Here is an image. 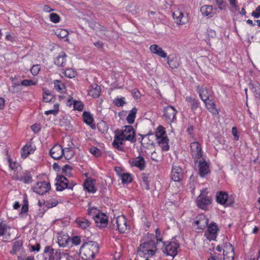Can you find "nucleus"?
Wrapping results in <instances>:
<instances>
[{
	"mask_svg": "<svg viewBox=\"0 0 260 260\" xmlns=\"http://www.w3.org/2000/svg\"><path fill=\"white\" fill-rule=\"evenodd\" d=\"M84 189L88 192L93 193L96 189L94 186V181L88 180L84 183Z\"/></svg>",
	"mask_w": 260,
	"mask_h": 260,
	"instance_id": "nucleus-33",
	"label": "nucleus"
},
{
	"mask_svg": "<svg viewBox=\"0 0 260 260\" xmlns=\"http://www.w3.org/2000/svg\"><path fill=\"white\" fill-rule=\"evenodd\" d=\"M90 153L95 156H99L101 155V151L95 147H91L89 150Z\"/></svg>",
	"mask_w": 260,
	"mask_h": 260,
	"instance_id": "nucleus-61",
	"label": "nucleus"
},
{
	"mask_svg": "<svg viewBox=\"0 0 260 260\" xmlns=\"http://www.w3.org/2000/svg\"><path fill=\"white\" fill-rule=\"evenodd\" d=\"M8 161L9 164V168L11 170H14L17 168L18 164L15 161H12L9 156H8Z\"/></svg>",
	"mask_w": 260,
	"mask_h": 260,
	"instance_id": "nucleus-59",
	"label": "nucleus"
},
{
	"mask_svg": "<svg viewBox=\"0 0 260 260\" xmlns=\"http://www.w3.org/2000/svg\"><path fill=\"white\" fill-rule=\"evenodd\" d=\"M150 181V178L149 174L143 173L142 174V181L141 182V185L143 189L146 190H149V182Z\"/></svg>",
	"mask_w": 260,
	"mask_h": 260,
	"instance_id": "nucleus-30",
	"label": "nucleus"
},
{
	"mask_svg": "<svg viewBox=\"0 0 260 260\" xmlns=\"http://www.w3.org/2000/svg\"><path fill=\"white\" fill-rule=\"evenodd\" d=\"M138 251L139 254L143 257H147L154 254V250L150 248V244L149 242L141 244L138 248Z\"/></svg>",
	"mask_w": 260,
	"mask_h": 260,
	"instance_id": "nucleus-9",
	"label": "nucleus"
},
{
	"mask_svg": "<svg viewBox=\"0 0 260 260\" xmlns=\"http://www.w3.org/2000/svg\"><path fill=\"white\" fill-rule=\"evenodd\" d=\"M216 201L220 204L227 206L228 194L224 192H219L216 194Z\"/></svg>",
	"mask_w": 260,
	"mask_h": 260,
	"instance_id": "nucleus-28",
	"label": "nucleus"
},
{
	"mask_svg": "<svg viewBox=\"0 0 260 260\" xmlns=\"http://www.w3.org/2000/svg\"><path fill=\"white\" fill-rule=\"evenodd\" d=\"M186 101L190 104L192 108L196 109L198 107V102L196 99H193L191 97L188 96L186 97Z\"/></svg>",
	"mask_w": 260,
	"mask_h": 260,
	"instance_id": "nucleus-50",
	"label": "nucleus"
},
{
	"mask_svg": "<svg viewBox=\"0 0 260 260\" xmlns=\"http://www.w3.org/2000/svg\"><path fill=\"white\" fill-rule=\"evenodd\" d=\"M94 220L97 226L103 228L107 225L108 218L106 214L101 212L95 217Z\"/></svg>",
	"mask_w": 260,
	"mask_h": 260,
	"instance_id": "nucleus-16",
	"label": "nucleus"
},
{
	"mask_svg": "<svg viewBox=\"0 0 260 260\" xmlns=\"http://www.w3.org/2000/svg\"><path fill=\"white\" fill-rule=\"evenodd\" d=\"M179 247L178 244L174 242H171L167 244L164 250V252L167 255L174 257L177 254V249Z\"/></svg>",
	"mask_w": 260,
	"mask_h": 260,
	"instance_id": "nucleus-11",
	"label": "nucleus"
},
{
	"mask_svg": "<svg viewBox=\"0 0 260 260\" xmlns=\"http://www.w3.org/2000/svg\"><path fill=\"white\" fill-rule=\"evenodd\" d=\"M223 260H234V248L229 243L224 244L223 247Z\"/></svg>",
	"mask_w": 260,
	"mask_h": 260,
	"instance_id": "nucleus-13",
	"label": "nucleus"
},
{
	"mask_svg": "<svg viewBox=\"0 0 260 260\" xmlns=\"http://www.w3.org/2000/svg\"><path fill=\"white\" fill-rule=\"evenodd\" d=\"M120 177L122 180V182L123 183H128L132 181V177L130 174L128 173H123L120 175Z\"/></svg>",
	"mask_w": 260,
	"mask_h": 260,
	"instance_id": "nucleus-42",
	"label": "nucleus"
},
{
	"mask_svg": "<svg viewBox=\"0 0 260 260\" xmlns=\"http://www.w3.org/2000/svg\"><path fill=\"white\" fill-rule=\"evenodd\" d=\"M113 224L114 226L116 225L117 229L122 233H125L129 229L127 219L123 215L117 217L113 220Z\"/></svg>",
	"mask_w": 260,
	"mask_h": 260,
	"instance_id": "nucleus-6",
	"label": "nucleus"
},
{
	"mask_svg": "<svg viewBox=\"0 0 260 260\" xmlns=\"http://www.w3.org/2000/svg\"><path fill=\"white\" fill-rule=\"evenodd\" d=\"M73 153L70 149L67 148L64 149V154L63 156H64L66 159H69L73 156Z\"/></svg>",
	"mask_w": 260,
	"mask_h": 260,
	"instance_id": "nucleus-57",
	"label": "nucleus"
},
{
	"mask_svg": "<svg viewBox=\"0 0 260 260\" xmlns=\"http://www.w3.org/2000/svg\"><path fill=\"white\" fill-rule=\"evenodd\" d=\"M15 179L21 180L25 183H29L31 181V176L28 173H25L23 176L20 178L16 177Z\"/></svg>",
	"mask_w": 260,
	"mask_h": 260,
	"instance_id": "nucleus-41",
	"label": "nucleus"
},
{
	"mask_svg": "<svg viewBox=\"0 0 260 260\" xmlns=\"http://www.w3.org/2000/svg\"><path fill=\"white\" fill-rule=\"evenodd\" d=\"M69 181L63 176L58 175L56 178L55 185L56 190L58 191H62L67 188H71L68 186Z\"/></svg>",
	"mask_w": 260,
	"mask_h": 260,
	"instance_id": "nucleus-12",
	"label": "nucleus"
},
{
	"mask_svg": "<svg viewBox=\"0 0 260 260\" xmlns=\"http://www.w3.org/2000/svg\"><path fill=\"white\" fill-rule=\"evenodd\" d=\"M54 97L49 91H46L43 95V100L44 102H50L54 101Z\"/></svg>",
	"mask_w": 260,
	"mask_h": 260,
	"instance_id": "nucleus-40",
	"label": "nucleus"
},
{
	"mask_svg": "<svg viewBox=\"0 0 260 260\" xmlns=\"http://www.w3.org/2000/svg\"><path fill=\"white\" fill-rule=\"evenodd\" d=\"M216 31L211 28H208L206 32V37L209 40L213 39L216 37Z\"/></svg>",
	"mask_w": 260,
	"mask_h": 260,
	"instance_id": "nucleus-51",
	"label": "nucleus"
},
{
	"mask_svg": "<svg viewBox=\"0 0 260 260\" xmlns=\"http://www.w3.org/2000/svg\"><path fill=\"white\" fill-rule=\"evenodd\" d=\"M67 56L64 52H61L54 59V63L58 67H64L67 63Z\"/></svg>",
	"mask_w": 260,
	"mask_h": 260,
	"instance_id": "nucleus-27",
	"label": "nucleus"
},
{
	"mask_svg": "<svg viewBox=\"0 0 260 260\" xmlns=\"http://www.w3.org/2000/svg\"><path fill=\"white\" fill-rule=\"evenodd\" d=\"M174 22L178 26L187 24L189 21V14L183 6H178L173 13Z\"/></svg>",
	"mask_w": 260,
	"mask_h": 260,
	"instance_id": "nucleus-3",
	"label": "nucleus"
},
{
	"mask_svg": "<svg viewBox=\"0 0 260 260\" xmlns=\"http://www.w3.org/2000/svg\"><path fill=\"white\" fill-rule=\"evenodd\" d=\"M168 63L169 66L172 69H176L179 66L178 59L175 57L172 59L168 60Z\"/></svg>",
	"mask_w": 260,
	"mask_h": 260,
	"instance_id": "nucleus-45",
	"label": "nucleus"
},
{
	"mask_svg": "<svg viewBox=\"0 0 260 260\" xmlns=\"http://www.w3.org/2000/svg\"><path fill=\"white\" fill-rule=\"evenodd\" d=\"M58 108L59 105L57 103H55L54 104L53 109L46 111L45 112V114L47 115H48L49 114L55 115L58 112Z\"/></svg>",
	"mask_w": 260,
	"mask_h": 260,
	"instance_id": "nucleus-47",
	"label": "nucleus"
},
{
	"mask_svg": "<svg viewBox=\"0 0 260 260\" xmlns=\"http://www.w3.org/2000/svg\"><path fill=\"white\" fill-rule=\"evenodd\" d=\"M138 109L136 107L132 108L131 110L128 112V115L126 118V121L129 124L134 123L137 113Z\"/></svg>",
	"mask_w": 260,
	"mask_h": 260,
	"instance_id": "nucleus-31",
	"label": "nucleus"
},
{
	"mask_svg": "<svg viewBox=\"0 0 260 260\" xmlns=\"http://www.w3.org/2000/svg\"><path fill=\"white\" fill-rule=\"evenodd\" d=\"M177 113L175 108L171 106H167L164 109V117L169 123L172 122L175 119Z\"/></svg>",
	"mask_w": 260,
	"mask_h": 260,
	"instance_id": "nucleus-10",
	"label": "nucleus"
},
{
	"mask_svg": "<svg viewBox=\"0 0 260 260\" xmlns=\"http://www.w3.org/2000/svg\"><path fill=\"white\" fill-rule=\"evenodd\" d=\"M200 98L203 101L209 99L211 95L210 91L206 87H201L198 88Z\"/></svg>",
	"mask_w": 260,
	"mask_h": 260,
	"instance_id": "nucleus-29",
	"label": "nucleus"
},
{
	"mask_svg": "<svg viewBox=\"0 0 260 260\" xmlns=\"http://www.w3.org/2000/svg\"><path fill=\"white\" fill-rule=\"evenodd\" d=\"M56 34L60 38H63L67 37L69 33L68 31L63 29H57Z\"/></svg>",
	"mask_w": 260,
	"mask_h": 260,
	"instance_id": "nucleus-55",
	"label": "nucleus"
},
{
	"mask_svg": "<svg viewBox=\"0 0 260 260\" xmlns=\"http://www.w3.org/2000/svg\"><path fill=\"white\" fill-rule=\"evenodd\" d=\"M113 103L118 107L123 106L126 104L125 99L124 97H117L114 99Z\"/></svg>",
	"mask_w": 260,
	"mask_h": 260,
	"instance_id": "nucleus-43",
	"label": "nucleus"
},
{
	"mask_svg": "<svg viewBox=\"0 0 260 260\" xmlns=\"http://www.w3.org/2000/svg\"><path fill=\"white\" fill-rule=\"evenodd\" d=\"M99 245L96 242L90 241L84 243L80 248V255L84 260H92L99 252Z\"/></svg>",
	"mask_w": 260,
	"mask_h": 260,
	"instance_id": "nucleus-2",
	"label": "nucleus"
},
{
	"mask_svg": "<svg viewBox=\"0 0 260 260\" xmlns=\"http://www.w3.org/2000/svg\"><path fill=\"white\" fill-rule=\"evenodd\" d=\"M183 178L182 170L178 166L173 167L172 170V179L175 182L180 181Z\"/></svg>",
	"mask_w": 260,
	"mask_h": 260,
	"instance_id": "nucleus-22",
	"label": "nucleus"
},
{
	"mask_svg": "<svg viewBox=\"0 0 260 260\" xmlns=\"http://www.w3.org/2000/svg\"><path fill=\"white\" fill-rule=\"evenodd\" d=\"M73 107L75 110L81 111L84 108V104L81 101H74L73 102Z\"/></svg>",
	"mask_w": 260,
	"mask_h": 260,
	"instance_id": "nucleus-48",
	"label": "nucleus"
},
{
	"mask_svg": "<svg viewBox=\"0 0 260 260\" xmlns=\"http://www.w3.org/2000/svg\"><path fill=\"white\" fill-rule=\"evenodd\" d=\"M83 118L85 123L90 125L93 123V118L91 114L88 112H84L83 113Z\"/></svg>",
	"mask_w": 260,
	"mask_h": 260,
	"instance_id": "nucleus-37",
	"label": "nucleus"
},
{
	"mask_svg": "<svg viewBox=\"0 0 260 260\" xmlns=\"http://www.w3.org/2000/svg\"><path fill=\"white\" fill-rule=\"evenodd\" d=\"M44 252L49 257V260H57L61 258V253L57 251H54L50 247H46Z\"/></svg>",
	"mask_w": 260,
	"mask_h": 260,
	"instance_id": "nucleus-21",
	"label": "nucleus"
},
{
	"mask_svg": "<svg viewBox=\"0 0 260 260\" xmlns=\"http://www.w3.org/2000/svg\"><path fill=\"white\" fill-rule=\"evenodd\" d=\"M32 189L36 193L43 195L50 190L51 185L47 181L39 182L33 186Z\"/></svg>",
	"mask_w": 260,
	"mask_h": 260,
	"instance_id": "nucleus-7",
	"label": "nucleus"
},
{
	"mask_svg": "<svg viewBox=\"0 0 260 260\" xmlns=\"http://www.w3.org/2000/svg\"><path fill=\"white\" fill-rule=\"evenodd\" d=\"M63 74L65 76L69 78H73L76 75L75 72L72 69H68L64 71Z\"/></svg>",
	"mask_w": 260,
	"mask_h": 260,
	"instance_id": "nucleus-54",
	"label": "nucleus"
},
{
	"mask_svg": "<svg viewBox=\"0 0 260 260\" xmlns=\"http://www.w3.org/2000/svg\"><path fill=\"white\" fill-rule=\"evenodd\" d=\"M57 238V243L60 247H66L70 241L69 236L63 233H58Z\"/></svg>",
	"mask_w": 260,
	"mask_h": 260,
	"instance_id": "nucleus-25",
	"label": "nucleus"
},
{
	"mask_svg": "<svg viewBox=\"0 0 260 260\" xmlns=\"http://www.w3.org/2000/svg\"><path fill=\"white\" fill-rule=\"evenodd\" d=\"M190 152L192 157L194 160V162L197 163L198 160L202 158L203 151L201 145L199 142L195 141L191 142L190 144Z\"/></svg>",
	"mask_w": 260,
	"mask_h": 260,
	"instance_id": "nucleus-5",
	"label": "nucleus"
},
{
	"mask_svg": "<svg viewBox=\"0 0 260 260\" xmlns=\"http://www.w3.org/2000/svg\"><path fill=\"white\" fill-rule=\"evenodd\" d=\"M62 172L68 176H70L71 175L72 168L69 165L64 166L62 169Z\"/></svg>",
	"mask_w": 260,
	"mask_h": 260,
	"instance_id": "nucleus-60",
	"label": "nucleus"
},
{
	"mask_svg": "<svg viewBox=\"0 0 260 260\" xmlns=\"http://www.w3.org/2000/svg\"><path fill=\"white\" fill-rule=\"evenodd\" d=\"M72 242L75 245H79L81 242L80 238L78 236L73 237L72 239Z\"/></svg>",
	"mask_w": 260,
	"mask_h": 260,
	"instance_id": "nucleus-63",
	"label": "nucleus"
},
{
	"mask_svg": "<svg viewBox=\"0 0 260 260\" xmlns=\"http://www.w3.org/2000/svg\"><path fill=\"white\" fill-rule=\"evenodd\" d=\"M38 80L34 78L31 80L25 79L21 82L20 84L24 86H30L32 85H36L38 84Z\"/></svg>",
	"mask_w": 260,
	"mask_h": 260,
	"instance_id": "nucleus-39",
	"label": "nucleus"
},
{
	"mask_svg": "<svg viewBox=\"0 0 260 260\" xmlns=\"http://www.w3.org/2000/svg\"><path fill=\"white\" fill-rule=\"evenodd\" d=\"M15 231V230L7 224L0 223V236L8 238Z\"/></svg>",
	"mask_w": 260,
	"mask_h": 260,
	"instance_id": "nucleus-23",
	"label": "nucleus"
},
{
	"mask_svg": "<svg viewBox=\"0 0 260 260\" xmlns=\"http://www.w3.org/2000/svg\"><path fill=\"white\" fill-rule=\"evenodd\" d=\"M124 141L132 143L136 141L135 131L131 125H126L121 129L115 131L112 145L115 149L123 151L124 149L123 145Z\"/></svg>",
	"mask_w": 260,
	"mask_h": 260,
	"instance_id": "nucleus-1",
	"label": "nucleus"
},
{
	"mask_svg": "<svg viewBox=\"0 0 260 260\" xmlns=\"http://www.w3.org/2000/svg\"><path fill=\"white\" fill-rule=\"evenodd\" d=\"M132 165L138 168L140 170H144L146 167V162L144 158L141 156H139L136 157L132 161Z\"/></svg>",
	"mask_w": 260,
	"mask_h": 260,
	"instance_id": "nucleus-24",
	"label": "nucleus"
},
{
	"mask_svg": "<svg viewBox=\"0 0 260 260\" xmlns=\"http://www.w3.org/2000/svg\"><path fill=\"white\" fill-rule=\"evenodd\" d=\"M252 15L256 18L260 17V5L256 8L255 11L252 12Z\"/></svg>",
	"mask_w": 260,
	"mask_h": 260,
	"instance_id": "nucleus-62",
	"label": "nucleus"
},
{
	"mask_svg": "<svg viewBox=\"0 0 260 260\" xmlns=\"http://www.w3.org/2000/svg\"><path fill=\"white\" fill-rule=\"evenodd\" d=\"M50 20L54 23H57L60 21V16L56 13H51L49 15Z\"/></svg>",
	"mask_w": 260,
	"mask_h": 260,
	"instance_id": "nucleus-53",
	"label": "nucleus"
},
{
	"mask_svg": "<svg viewBox=\"0 0 260 260\" xmlns=\"http://www.w3.org/2000/svg\"><path fill=\"white\" fill-rule=\"evenodd\" d=\"M28 209V204H27V203H26L21 207V212L20 213L21 214H22L23 213H26L27 212Z\"/></svg>",
	"mask_w": 260,
	"mask_h": 260,
	"instance_id": "nucleus-64",
	"label": "nucleus"
},
{
	"mask_svg": "<svg viewBox=\"0 0 260 260\" xmlns=\"http://www.w3.org/2000/svg\"><path fill=\"white\" fill-rule=\"evenodd\" d=\"M207 189H203L201 191V193L197 198L196 203L200 208L206 209L208 206L211 203V198L207 195Z\"/></svg>",
	"mask_w": 260,
	"mask_h": 260,
	"instance_id": "nucleus-4",
	"label": "nucleus"
},
{
	"mask_svg": "<svg viewBox=\"0 0 260 260\" xmlns=\"http://www.w3.org/2000/svg\"><path fill=\"white\" fill-rule=\"evenodd\" d=\"M155 136L157 140L160 138L167 137L166 132L163 126L159 125L157 127L155 132Z\"/></svg>",
	"mask_w": 260,
	"mask_h": 260,
	"instance_id": "nucleus-36",
	"label": "nucleus"
},
{
	"mask_svg": "<svg viewBox=\"0 0 260 260\" xmlns=\"http://www.w3.org/2000/svg\"><path fill=\"white\" fill-rule=\"evenodd\" d=\"M101 87L97 84L94 83L91 84L88 90V95L93 98L99 97L101 94Z\"/></svg>",
	"mask_w": 260,
	"mask_h": 260,
	"instance_id": "nucleus-19",
	"label": "nucleus"
},
{
	"mask_svg": "<svg viewBox=\"0 0 260 260\" xmlns=\"http://www.w3.org/2000/svg\"><path fill=\"white\" fill-rule=\"evenodd\" d=\"M208 222V219L203 214L198 216L194 221V223L198 226V229L200 230L204 229L207 226Z\"/></svg>",
	"mask_w": 260,
	"mask_h": 260,
	"instance_id": "nucleus-20",
	"label": "nucleus"
},
{
	"mask_svg": "<svg viewBox=\"0 0 260 260\" xmlns=\"http://www.w3.org/2000/svg\"><path fill=\"white\" fill-rule=\"evenodd\" d=\"M98 127L99 130L103 133L107 132L108 129V126L106 123L104 121L99 123L98 125Z\"/></svg>",
	"mask_w": 260,
	"mask_h": 260,
	"instance_id": "nucleus-56",
	"label": "nucleus"
},
{
	"mask_svg": "<svg viewBox=\"0 0 260 260\" xmlns=\"http://www.w3.org/2000/svg\"><path fill=\"white\" fill-rule=\"evenodd\" d=\"M216 8H213L211 5H204L201 8V12L204 16L213 17L216 14Z\"/></svg>",
	"mask_w": 260,
	"mask_h": 260,
	"instance_id": "nucleus-17",
	"label": "nucleus"
},
{
	"mask_svg": "<svg viewBox=\"0 0 260 260\" xmlns=\"http://www.w3.org/2000/svg\"><path fill=\"white\" fill-rule=\"evenodd\" d=\"M215 3L218 9L220 10H224L226 8V3L223 0H215Z\"/></svg>",
	"mask_w": 260,
	"mask_h": 260,
	"instance_id": "nucleus-46",
	"label": "nucleus"
},
{
	"mask_svg": "<svg viewBox=\"0 0 260 260\" xmlns=\"http://www.w3.org/2000/svg\"><path fill=\"white\" fill-rule=\"evenodd\" d=\"M150 52L160 57L166 58L167 56V53L162 49V48L156 44H153L149 47Z\"/></svg>",
	"mask_w": 260,
	"mask_h": 260,
	"instance_id": "nucleus-18",
	"label": "nucleus"
},
{
	"mask_svg": "<svg viewBox=\"0 0 260 260\" xmlns=\"http://www.w3.org/2000/svg\"><path fill=\"white\" fill-rule=\"evenodd\" d=\"M58 202L55 199H51L47 201L45 203V206L48 208H51L57 206Z\"/></svg>",
	"mask_w": 260,
	"mask_h": 260,
	"instance_id": "nucleus-44",
	"label": "nucleus"
},
{
	"mask_svg": "<svg viewBox=\"0 0 260 260\" xmlns=\"http://www.w3.org/2000/svg\"><path fill=\"white\" fill-rule=\"evenodd\" d=\"M40 70V67L39 64L34 65L31 69L30 72L34 76H36L39 72Z\"/></svg>",
	"mask_w": 260,
	"mask_h": 260,
	"instance_id": "nucleus-58",
	"label": "nucleus"
},
{
	"mask_svg": "<svg viewBox=\"0 0 260 260\" xmlns=\"http://www.w3.org/2000/svg\"><path fill=\"white\" fill-rule=\"evenodd\" d=\"M54 89L60 92L63 91V90L64 88V85L62 82L58 80H55L54 82Z\"/></svg>",
	"mask_w": 260,
	"mask_h": 260,
	"instance_id": "nucleus-49",
	"label": "nucleus"
},
{
	"mask_svg": "<svg viewBox=\"0 0 260 260\" xmlns=\"http://www.w3.org/2000/svg\"><path fill=\"white\" fill-rule=\"evenodd\" d=\"M22 246V243L21 241H17L14 243L13 247V250L11 252L12 253H15L19 251Z\"/></svg>",
	"mask_w": 260,
	"mask_h": 260,
	"instance_id": "nucleus-52",
	"label": "nucleus"
},
{
	"mask_svg": "<svg viewBox=\"0 0 260 260\" xmlns=\"http://www.w3.org/2000/svg\"><path fill=\"white\" fill-rule=\"evenodd\" d=\"M76 222L79 227L83 229L87 228L90 225L89 222L86 219L83 217L77 218L76 220Z\"/></svg>",
	"mask_w": 260,
	"mask_h": 260,
	"instance_id": "nucleus-35",
	"label": "nucleus"
},
{
	"mask_svg": "<svg viewBox=\"0 0 260 260\" xmlns=\"http://www.w3.org/2000/svg\"><path fill=\"white\" fill-rule=\"evenodd\" d=\"M101 212L99 209L94 207H90L88 209L87 214L94 219Z\"/></svg>",
	"mask_w": 260,
	"mask_h": 260,
	"instance_id": "nucleus-38",
	"label": "nucleus"
},
{
	"mask_svg": "<svg viewBox=\"0 0 260 260\" xmlns=\"http://www.w3.org/2000/svg\"><path fill=\"white\" fill-rule=\"evenodd\" d=\"M218 230L217 226L215 223H212L208 226L205 235L210 241L214 240L216 238Z\"/></svg>",
	"mask_w": 260,
	"mask_h": 260,
	"instance_id": "nucleus-14",
	"label": "nucleus"
},
{
	"mask_svg": "<svg viewBox=\"0 0 260 260\" xmlns=\"http://www.w3.org/2000/svg\"><path fill=\"white\" fill-rule=\"evenodd\" d=\"M158 145L161 147L162 151H168L169 149V146L168 144L169 139L168 137L160 138L157 140Z\"/></svg>",
	"mask_w": 260,
	"mask_h": 260,
	"instance_id": "nucleus-34",
	"label": "nucleus"
},
{
	"mask_svg": "<svg viewBox=\"0 0 260 260\" xmlns=\"http://www.w3.org/2000/svg\"><path fill=\"white\" fill-rule=\"evenodd\" d=\"M206 108L210 112L214 115H217L219 113L218 110L216 108L214 102L210 99L203 101Z\"/></svg>",
	"mask_w": 260,
	"mask_h": 260,
	"instance_id": "nucleus-26",
	"label": "nucleus"
},
{
	"mask_svg": "<svg viewBox=\"0 0 260 260\" xmlns=\"http://www.w3.org/2000/svg\"><path fill=\"white\" fill-rule=\"evenodd\" d=\"M197 167L199 171V175L201 177H204L210 172V168L209 163L204 159L198 160Z\"/></svg>",
	"mask_w": 260,
	"mask_h": 260,
	"instance_id": "nucleus-8",
	"label": "nucleus"
},
{
	"mask_svg": "<svg viewBox=\"0 0 260 260\" xmlns=\"http://www.w3.org/2000/svg\"><path fill=\"white\" fill-rule=\"evenodd\" d=\"M35 151L34 146L31 145H26L21 150V156L23 158H26L28 155L33 153Z\"/></svg>",
	"mask_w": 260,
	"mask_h": 260,
	"instance_id": "nucleus-32",
	"label": "nucleus"
},
{
	"mask_svg": "<svg viewBox=\"0 0 260 260\" xmlns=\"http://www.w3.org/2000/svg\"><path fill=\"white\" fill-rule=\"evenodd\" d=\"M51 156L54 159L61 158L64 154V149L59 145H55L50 150Z\"/></svg>",
	"mask_w": 260,
	"mask_h": 260,
	"instance_id": "nucleus-15",
	"label": "nucleus"
}]
</instances>
